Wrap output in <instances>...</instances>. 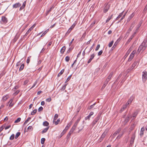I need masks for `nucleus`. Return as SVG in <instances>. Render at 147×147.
<instances>
[{"label":"nucleus","instance_id":"nucleus-27","mask_svg":"<svg viewBox=\"0 0 147 147\" xmlns=\"http://www.w3.org/2000/svg\"><path fill=\"white\" fill-rule=\"evenodd\" d=\"M64 69H63L61 70V71H60V72L57 75V76L58 77H59L64 72Z\"/></svg>","mask_w":147,"mask_h":147},{"label":"nucleus","instance_id":"nucleus-30","mask_svg":"<svg viewBox=\"0 0 147 147\" xmlns=\"http://www.w3.org/2000/svg\"><path fill=\"white\" fill-rule=\"evenodd\" d=\"M24 64L23 63L22 64L20 68L19 71H22L23 70V69H24Z\"/></svg>","mask_w":147,"mask_h":147},{"label":"nucleus","instance_id":"nucleus-1","mask_svg":"<svg viewBox=\"0 0 147 147\" xmlns=\"http://www.w3.org/2000/svg\"><path fill=\"white\" fill-rule=\"evenodd\" d=\"M147 47V37L144 40L140 45L138 50V52L140 53L141 51H144Z\"/></svg>","mask_w":147,"mask_h":147},{"label":"nucleus","instance_id":"nucleus-52","mask_svg":"<svg viewBox=\"0 0 147 147\" xmlns=\"http://www.w3.org/2000/svg\"><path fill=\"white\" fill-rule=\"evenodd\" d=\"M43 107H42L41 106L38 108V112H40V111H42L43 110Z\"/></svg>","mask_w":147,"mask_h":147},{"label":"nucleus","instance_id":"nucleus-16","mask_svg":"<svg viewBox=\"0 0 147 147\" xmlns=\"http://www.w3.org/2000/svg\"><path fill=\"white\" fill-rule=\"evenodd\" d=\"M94 56H95V55H94V53L91 56L90 58L89 59L88 61V63H90L91 62V61L92 60V59H93V58L94 57Z\"/></svg>","mask_w":147,"mask_h":147},{"label":"nucleus","instance_id":"nucleus-44","mask_svg":"<svg viewBox=\"0 0 147 147\" xmlns=\"http://www.w3.org/2000/svg\"><path fill=\"white\" fill-rule=\"evenodd\" d=\"M21 119L20 117L18 118L14 122L15 123H18L21 120Z\"/></svg>","mask_w":147,"mask_h":147},{"label":"nucleus","instance_id":"nucleus-23","mask_svg":"<svg viewBox=\"0 0 147 147\" xmlns=\"http://www.w3.org/2000/svg\"><path fill=\"white\" fill-rule=\"evenodd\" d=\"M124 12V11H123V12H122L121 13H120L119 15L117 17V18H116L115 20H118L123 15V13Z\"/></svg>","mask_w":147,"mask_h":147},{"label":"nucleus","instance_id":"nucleus-26","mask_svg":"<svg viewBox=\"0 0 147 147\" xmlns=\"http://www.w3.org/2000/svg\"><path fill=\"white\" fill-rule=\"evenodd\" d=\"M133 27L134 26H131L127 30V33H129L132 30Z\"/></svg>","mask_w":147,"mask_h":147},{"label":"nucleus","instance_id":"nucleus-60","mask_svg":"<svg viewBox=\"0 0 147 147\" xmlns=\"http://www.w3.org/2000/svg\"><path fill=\"white\" fill-rule=\"evenodd\" d=\"M51 98H47L46 99V101L49 102L51 101Z\"/></svg>","mask_w":147,"mask_h":147},{"label":"nucleus","instance_id":"nucleus-53","mask_svg":"<svg viewBox=\"0 0 147 147\" xmlns=\"http://www.w3.org/2000/svg\"><path fill=\"white\" fill-rule=\"evenodd\" d=\"M73 49V48H71V47L69 48V49H68V50H67V53H69L70 51H71Z\"/></svg>","mask_w":147,"mask_h":147},{"label":"nucleus","instance_id":"nucleus-10","mask_svg":"<svg viewBox=\"0 0 147 147\" xmlns=\"http://www.w3.org/2000/svg\"><path fill=\"white\" fill-rule=\"evenodd\" d=\"M75 26V25L74 24L72 25L66 33L65 35L68 34L70 32L71 30Z\"/></svg>","mask_w":147,"mask_h":147},{"label":"nucleus","instance_id":"nucleus-31","mask_svg":"<svg viewBox=\"0 0 147 147\" xmlns=\"http://www.w3.org/2000/svg\"><path fill=\"white\" fill-rule=\"evenodd\" d=\"M8 97H9L7 95L5 96L3 98L2 100L3 101H5L8 99Z\"/></svg>","mask_w":147,"mask_h":147},{"label":"nucleus","instance_id":"nucleus-32","mask_svg":"<svg viewBox=\"0 0 147 147\" xmlns=\"http://www.w3.org/2000/svg\"><path fill=\"white\" fill-rule=\"evenodd\" d=\"M113 16V14H112L110 17H109L106 21V23H107L109 21V20L112 18Z\"/></svg>","mask_w":147,"mask_h":147},{"label":"nucleus","instance_id":"nucleus-51","mask_svg":"<svg viewBox=\"0 0 147 147\" xmlns=\"http://www.w3.org/2000/svg\"><path fill=\"white\" fill-rule=\"evenodd\" d=\"M118 40H117L116 42H115V43H114L113 46V47L112 48H113L114 49L116 47V46L117 45V42Z\"/></svg>","mask_w":147,"mask_h":147},{"label":"nucleus","instance_id":"nucleus-8","mask_svg":"<svg viewBox=\"0 0 147 147\" xmlns=\"http://www.w3.org/2000/svg\"><path fill=\"white\" fill-rule=\"evenodd\" d=\"M36 24H34L27 31L25 36H27L36 26Z\"/></svg>","mask_w":147,"mask_h":147},{"label":"nucleus","instance_id":"nucleus-29","mask_svg":"<svg viewBox=\"0 0 147 147\" xmlns=\"http://www.w3.org/2000/svg\"><path fill=\"white\" fill-rule=\"evenodd\" d=\"M49 124V123L47 121H45L43 123V125L45 126H48Z\"/></svg>","mask_w":147,"mask_h":147},{"label":"nucleus","instance_id":"nucleus-36","mask_svg":"<svg viewBox=\"0 0 147 147\" xmlns=\"http://www.w3.org/2000/svg\"><path fill=\"white\" fill-rule=\"evenodd\" d=\"M49 29H47L45 31H44V32L42 33V35L41 36V37H42L44 36L47 32L49 31Z\"/></svg>","mask_w":147,"mask_h":147},{"label":"nucleus","instance_id":"nucleus-6","mask_svg":"<svg viewBox=\"0 0 147 147\" xmlns=\"http://www.w3.org/2000/svg\"><path fill=\"white\" fill-rule=\"evenodd\" d=\"M135 132L132 134L130 141V144L132 145L133 144L135 138Z\"/></svg>","mask_w":147,"mask_h":147},{"label":"nucleus","instance_id":"nucleus-2","mask_svg":"<svg viewBox=\"0 0 147 147\" xmlns=\"http://www.w3.org/2000/svg\"><path fill=\"white\" fill-rule=\"evenodd\" d=\"M101 115V114H98L97 116L96 117L94 120L92 122L91 124L92 126H94L99 120Z\"/></svg>","mask_w":147,"mask_h":147},{"label":"nucleus","instance_id":"nucleus-55","mask_svg":"<svg viewBox=\"0 0 147 147\" xmlns=\"http://www.w3.org/2000/svg\"><path fill=\"white\" fill-rule=\"evenodd\" d=\"M100 47V45L99 44L98 45L95 49V51H96L98 50L99 48Z\"/></svg>","mask_w":147,"mask_h":147},{"label":"nucleus","instance_id":"nucleus-43","mask_svg":"<svg viewBox=\"0 0 147 147\" xmlns=\"http://www.w3.org/2000/svg\"><path fill=\"white\" fill-rule=\"evenodd\" d=\"M58 117V115L57 114H55L54 116L53 121H55L57 118Z\"/></svg>","mask_w":147,"mask_h":147},{"label":"nucleus","instance_id":"nucleus-21","mask_svg":"<svg viewBox=\"0 0 147 147\" xmlns=\"http://www.w3.org/2000/svg\"><path fill=\"white\" fill-rule=\"evenodd\" d=\"M113 71H112L111 72L109 75V76L107 78V80H109L110 81V79H111V77H112V75H113Z\"/></svg>","mask_w":147,"mask_h":147},{"label":"nucleus","instance_id":"nucleus-48","mask_svg":"<svg viewBox=\"0 0 147 147\" xmlns=\"http://www.w3.org/2000/svg\"><path fill=\"white\" fill-rule=\"evenodd\" d=\"M67 85V84H65L63 86V87H62V88L61 89V90L63 91L66 88V86Z\"/></svg>","mask_w":147,"mask_h":147},{"label":"nucleus","instance_id":"nucleus-34","mask_svg":"<svg viewBox=\"0 0 147 147\" xmlns=\"http://www.w3.org/2000/svg\"><path fill=\"white\" fill-rule=\"evenodd\" d=\"M134 57V56H133V55L130 54V56L128 59V61H131Z\"/></svg>","mask_w":147,"mask_h":147},{"label":"nucleus","instance_id":"nucleus-41","mask_svg":"<svg viewBox=\"0 0 147 147\" xmlns=\"http://www.w3.org/2000/svg\"><path fill=\"white\" fill-rule=\"evenodd\" d=\"M113 41L112 40L109 44L108 46L109 47H111L112 46L113 43Z\"/></svg>","mask_w":147,"mask_h":147},{"label":"nucleus","instance_id":"nucleus-56","mask_svg":"<svg viewBox=\"0 0 147 147\" xmlns=\"http://www.w3.org/2000/svg\"><path fill=\"white\" fill-rule=\"evenodd\" d=\"M102 53H103V51L102 50L100 51L98 53V56L100 55H102Z\"/></svg>","mask_w":147,"mask_h":147},{"label":"nucleus","instance_id":"nucleus-5","mask_svg":"<svg viewBox=\"0 0 147 147\" xmlns=\"http://www.w3.org/2000/svg\"><path fill=\"white\" fill-rule=\"evenodd\" d=\"M107 131H105L103 133L101 137L99 140V141L100 142H101L102 141L103 139L105 137V136L107 134Z\"/></svg>","mask_w":147,"mask_h":147},{"label":"nucleus","instance_id":"nucleus-61","mask_svg":"<svg viewBox=\"0 0 147 147\" xmlns=\"http://www.w3.org/2000/svg\"><path fill=\"white\" fill-rule=\"evenodd\" d=\"M81 109V107H79L77 109V111L76 114H78L80 111Z\"/></svg>","mask_w":147,"mask_h":147},{"label":"nucleus","instance_id":"nucleus-59","mask_svg":"<svg viewBox=\"0 0 147 147\" xmlns=\"http://www.w3.org/2000/svg\"><path fill=\"white\" fill-rule=\"evenodd\" d=\"M66 132H65V131H64L63 130L60 134V135L61 136V137H62Z\"/></svg>","mask_w":147,"mask_h":147},{"label":"nucleus","instance_id":"nucleus-49","mask_svg":"<svg viewBox=\"0 0 147 147\" xmlns=\"http://www.w3.org/2000/svg\"><path fill=\"white\" fill-rule=\"evenodd\" d=\"M29 130H30V131H31L33 130V127L32 126H30L27 129Z\"/></svg>","mask_w":147,"mask_h":147},{"label":"nucleus","instance_id":"nucleus-62","mask_svg":"<svg viewBox=\"0 0 147 147\" xmlns=\"http://www.w3.org/2000/svg\"><path fill=\"white\" fill-rule=\"evenodd\" d=\"M20 91L18 90L16 91L15 92L13 93V94L15 95H17L19 93Z\"/></svg>","mask_w":147,"mask_h":147},{"label":"nucleus","instance_id":"nucleus-64","mask_svg":"<svg viewBox=\"0 0 147 147\" xmlns=\"http://www.w3.org/2000/svg\"><path fill=\"white\" fill-rule=\"evenodd\" d=\"M136 52V51H133L131 53V55H133V56H134V55Z\"/></svg>","mask_w":147,"mask_h":147},{"label":"nucleus","instance_id":"nucleus-24","mask_svg":"<svg viewBox=\"0 0 147 147\" xmlns=\"http://www.w3.org/2000/svg\"><path fill=\"white\" fill-rule=\"evenodd\" d=\"M127 11H126L125 13L122 16V18H121L120 19V20L118 22H117V23H119V22H120L125 17V16L127 13Z\"/></svg>","mask_w":147,"mask_h":147},{"label":"nucleus","instance_id":"nucleus-35","mask_svg":"<svg viewBox=\"0 0 147 147\" xmlns=\"http://www.w3.org/2000/svg\"><path fill=\"white\" fill-rule=\"evenodd\" d=\"M31 118L30 117L28 118L25 121L24 123V125H25L28 123V122L31 119Z\"/></svg>","mask_w":147,"mask_h":147},{"label":"nucleus","instance_id":"nucleus-19","mask_svg":"<svg viewBox=\"0 0 147 147\" xmlns=\"http://www.w3.org/2000/svg\"><path fill=\"white\" fill-rule=\"evenodd\" d=\"M126 107H127L126 105H123V106L122 108L120 110V112L121 113L126 108Z\"/></svg>","mask_w":147,"mask_h":147},{"label":"nucleus","instance_id":"nucleus-45","mask_svg":"<svg viewBox=\"0 0 147 147\" xmlns=\"http://www.w3.org/2000/svg\"><path fill=\"white\" fill-rule=\"evenodd\" d=\"M60 121V118L58 119L57 120V121H56L55 122V125H57L59 123V122Z\"/></svg>","mask_w":147,"mask_h":147},{"label":"nucleus","instance_id":"nucleus-63","mask_svg":"<svg viewBox=\"0 0 147 147\" xmlns=\"http://www.w3.org/2000/svg\"><path fill=\"white\" fill-rule=\"evenodd\" d=\"M30 57H28L27 58V59L26 60V63L28 64L30 62Z\"/></svg>","mask_w":147,"mask_h":147},{"label":"nucleus","instance_id":"nucleus-33","mask_svg":"<svg viewBox=\"0 0 147 147\" xmlns=\"http://www.w3.org/2000/svg\"><path fill=\"white\" fill-rule=\"evenodd\" d=\"M134 98L133 96H131L129 98L128 101L131 104L134 99Z\"/></svg>","mask_w":147,"mask_h":147},{"label":"nucleus","instance_id":"nucleus-58","mask_svg":"<svg viewBox=\"0 0 147 147\" xmlns=\"http://www.w3.org/2000/svg\"><path fill=\"white\" fill-rule=\"evenodd\" d=\"M109 81V80H107V79H106V81L104 82V84L106 85Z\"/></svg>","mask_w":147,"mask_h":147},{"label":"nucleus","instance_id":"nucleus-18","mask_svg":"<svg viewBox=\"0 0 147 147\" xmlns=\"http://www.w3.org/2000/svg\"><path fill=\"white\" fill-rule=\"evenodd\" d=\"M13 99H11L8 102V103L9 104V107H12L13 105H14V104L13 103H12V102L13 101Z\"/></svg>","mask_w":147,"mask_h":147},{"label":"nucleus","instance_id":"nucleus-57","mask_svg":"<svg viewBox=\"0 0 147 147\" xmlns=\"http://www.w3.org/2000/svg\"><path fill=\"white\" fill-rule=\"evenodd\" d=\"M144 132H142V131H140V137L141 138H142L143 136L144 135Z\"/></svg>","mask_w":147,"mask_h":147},{"label":"nucleus","instance_id":"nucleus-12","mask_svg":"<svg viewBox=\"0 0 147 147\" xmlns=\"http://www.w3.org/2000/svg\"><path fill=\"white\" fill-rule=\"evenodd\" d=\"M138 112H139V111L137 110H136L134 112V113L132 115V116L131 117H133V119H135L136 118V116L138 114Z\"/></svg>","mask_w":147,"mask_h":147},{"label":"nucleus","instance_id":"nucleus-9","mask_svg":"<svg viewBox=\"0 0 147 147\" xmlns=\"http://www.w3.org/2000/svg\"><path fill=\"white\" fill-rule=\"evenodd\" d=\"M110 8V6L108 5V3H107L104 7L103 9V12L104 13H106L108 11Z\"/></svg>","mask_w":147,"mask_h":147},{"label":"nucleus","instance_id":"nucleus-20","mask_svg":"<svg viewBox=\"0 0 147 147\" xmlns=\"http://www.w3.org/2000/svg\"><path fill=\"white\" fill-rule=\"evenodd\" d=\"M142 23V22L141 21L140 22H139V23L137 27L136 28V30H138L139 29V28L140 27Z\"/></svg>","mask_w":147,"mask_h":147},{"label":"nucleus","instance_id":"nucleus-47","mask_svg":"<svg viewBox=\"0 0 147 147\" xmlns=\"http://www.w3.org/2000/svg\"><path fill=\"white\" fill-rule=\"evenodd\" d=\"M71 75L68 77L67 78V79L66 80L65 83H66V82H67L70 79V78L71 77Z\"/></svg>","mask_w":147,"mask_h":147},{"label":"nucleus","instance_id":"nucleus-40","mask_svg":"<svg viewBox=\"0 0 147 147\" xmlns=\"http://www.w3.org/2000/svg\"><path fill=\"white\" fill-rule=\"evenodd\" d=\"M45 139L44 138H41V143L42 144H43L44 143L45 141Z\"/></svg>","mask_w":147,"mask_h":147},{"label":"nucleus","instance_id":"nucleus-28","mask_svg":"<svg viewBox=\"0 0 147 147\" xmlns=\"http://www.w3.org/2000/svg\"><path fill=\"white\" fill-rule=\"evenodd\" d=\"M135 124H133V125H131V126L129 128V131H131L133 130L134 129L135 127Z\"/></svg>","mask_w":147,"mask_h":147},{"label":"nucleus","instance_id":"nucleus-42","mask_svg":"<svg viewBox=\"0 0 147 147\" xmlns=\"http://www.w3.org/2000/svg\"><path fill=\"white\" fill-rule=\"evenodd\" d=\"M96 103L95 102L94 103L93 105H91L89 107H88V109L89 110H90V109H91L94 108V105H95L96 104Z\"/></svg>","mask_w":147,"mask_h":147},{"label":"nucleus","instance_id":"nucleus-39","mask_svg":"<svg viewBox=\"0 0 147 147\" xmlns=\"http://www.w3.org/2000/svg\"><path fill=\"white\" fill-rule=\"evenodd\" d=\"M36 111H37L36 109H35L34 110L32 111V113H31V115H35L36 113Z\"/></svg>","mask_w":147,"mask_h":147},{"label":"nucleus","instance_id":"nucleus-13","mask_svg":"<svg viewBox=\"0 0 147 147\" xmlns=\"http://www.w3.org/2000/svg\"><path fill=\"white\" fill-rule=\"evenodd\" d=\"M1 20L3 23L6 24L7 22V19L5 16H2L1 18Z\"/></svg>","mask_w":147,"mask_h":147},{"label":"nucleus","instance_id":"nucleus-17","mask_svg":"<svg viewBox=\"0 0 147 147\" xmlns=\"http://www.w3.org/2000/svg\"><path fill=\"white\" fill-rule=\"evenodd\" d=\"M134 13H132L128 18L127 19V22H129L131 19L134 16Z\"/></svg>","mask_w":147,"mask_h":147},{"label":"nucleus","instance_id":"nucleus-50","mask_svg":"<svg viewBox=\"0 0 147 147\" xmlns=\"http://www.w3.org/2000/svg\"><path fill=\"white\" fill-rule=\"evenodd\" d=\"M14 138V134H12L10 137L9 139L10 140H13Z\"/></svg>","mask_w":147,"mask_h":147},{"label":"nucleus","instance_id":"nucleus-54","mask_svg":"<svg viewBox=\"0 0 147 147\" xmlns=\"http://www.w3.org/2000/svg\"><path fill=\"white\" fill-rule=\"evenodd\" d=\"M90 117H91L89 115H88L87 117H86L85 118V120H87V119L89 120Z\"/></svg>","mask_w":147,"mask_h":147},{"label":"nucleus","instance_id":"nucleus-22","mask_svg":"<svg viewBox=\"0 0 147 147\" xmlns=\"http://www.w3.org/2000/svg\"><path fill=\"white\" fill-rule=\"evenodd\" d=\"M49 126L45 128L42 131V134H44L46 133L49 129Z\"/></svg>","mask_w":147,"mask_h":147},{"label":"nucleus","instance_id":"nucleus-11","mask_svg":"<svg viewBox=\"0 0 147 147\" xmlns=\"http://www.w3.org/2000/svg\"><path fill=\"white\" fill-rule=\"evenodd\" d=\"M55 7V5H53L48 10H47L46 13V16H47L50 13L51 11Z\"/></svg>","mask_w":147,"mask_h":147},{"label":"nucleus","instance_id":"nucleus-7","mask_svg":"<svg viewBox=\"0 0 147 147\" xmlns=\"http://www.w3.org/2000/svg\"><path fill=\"white\" fill-rule=\"evenodd\" d=\"M121 130V128H119L113 134V135L112 136V137L113 138H115L117 136V135L120 132Z\"/></svg>","mask_w":147,"mask_h":147},{"label":"nucleus","instance_id":"nucleus-25","mask_svg":"<svg viewBox=\"0 0 147 147\" xmlns=\"http://www.w3.org/2000/svg\"><path fill=\"white\" fill-rule=\"evenodd\" d=\"M66 49V47L65 46H63L62 48H61V53L63 54V53L65 49Z\"/></svg>","mask_w":147,"mask_h":147},{"label":"nucleus","instance_id":"nucleus-14","mask_svg":"<svg viewBox=\"0 0 147 147\" xmlns=\"http://www.w3.org/2000/svg\"><path fill=\"white\" fill-rule=\"evenodd\" d=\"M131 118L130 116H127V117L125 118L124 121V123L125 124H126L129 120V119Z\"/></svg>","mask_w":147,"mask_h":147},{"label":"nucleus","instance_id":"nucleus-4","mask_svg":"<svg viewBox=\"0 0 147 147\" xmlns=\"http://www.w3.org/2000/svg\"><path fill=\"white\" fill-rule=\"evenodd\" d=\"M142 75L143 80L145 82L147 79V72L146 71H143Z\"/></svg>","mask_w":147,"mask_h":147},{"label":"nucleus","instance_id":"nucleus-38","mask_svg":"<svg viewBox=\"0 0 147 147\" xmlns=\"http://www.w3.org/2000/svg\"><path fill=\"white\" fill-rule=\"evenodd\" d=\"M123 133L121 134H119V135L117 136L116 138V139L119 140V139L123 136Z\"/></svg>","mask_w":147,"mask_h":147},{"label":"nucleus","instance_id":"nucleus-3","mask_svg":"<svg viewBox=\"0 0 147 147\" xmlns=\"http://www.w3.org/2000/svg\"><path fill=\"white\" fill-rule=\"evenodd\" d=\"M138 63V61H135L131 67H130L127 70L126 72L127 73L130 72L135 67V66L137 65Z\"/></svg>","mask_w":147,"mask_h":147},{"label":"nucleus","instance_id":"nucleus-15","mask_svg":"<svg viewBox=\"0 0 147 147\" xmlns=\"http://www.w3.org/2000/svg\"><path fill=\"white\" fill-rule=\"evenodd\" d=\"M21 6V4L19 3H16L14 4L13 6V7L15 8H16L18 7H20Z\"/></svg>","mask_w":147,"mask_h":147},{"label":"nucleus","instance_id":"nucleus-46","mask_svg":"<svg viewBox=\"0 0 147 147\" xmlns=\"http://www.w3.org/2000/svg\"><path fill=\"white\" fill-rule=\"evenodd\" d=\"M70 58L68 56H67L65 57V60L66 61L68 62Z\"/></svg>","mask_w":147,"mask_h":147},{"label":"nucleus","instance_id":"nucleus-37","mask_svg":"<svg viewBox=\"0 0 147 147\" xmlns=\"http://www.w3.org/2000/svg\"><path fill=\"white\" fill-rule=\"evenodd\" d=\"M20 132H18L15 136V138L16 139H17L18 137L20 136Z\"/></svg>","mask_w":147,"mask_h":147}]
</instances>
